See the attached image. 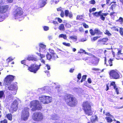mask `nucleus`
Masks as SVG:
<instances>
[{
	"label": "nucleus",
	"instance_id": "obj_1",
	"mask_svg": "<svg viewBox=\"0 0 123 123\" xmlns=\"http://www.w3.org/2000/svg\"><path fill=\"white\" fill-rule=\"evenodd\" d=\"M65 100L69 105L73 106L77 104V101L76 98L71 94H67L65 96Z\"/></svg>",
	"mask_w": 123,
	"mask_h": 123
},
{
	"label": "nucleus",
	"instance_id": "obj_2",
	"mask_svg": "<svg viewBox=\"0 0 123 123\" xmlns=\"http://www.w3.org/2000/svg\"><path fill=\"white\" fill-rule=\"evenodd\" d=\"M83 109L86 115L88 116L91 115L92 113L91 110V106L88 101L84 102L82 104Z\"/></svg>",
	"mask_w": 123,
	"mask_h": 123
},
{
	"label": "nucleus",
	"instance_id": "obj_3",
	"mask_svg": "<svg viewBox=\"0 0 123 123\" xmlns=\"http://www.w3.org/2000/svg\"><path fill=\"white\" fill-rule=\"evenodd\" d=\"M23 12L22 8L20 7H18L13 11L12 14L15 19H16L22 17Z\"/></svg>",
	"mask_w": 123,
	"mask_h": 123
},
{
	"label": "nucleus",
	"instance_id": "obj_4",
	"mask_svg": "<svg viewBox=\"0 0 123 123\" xmlns=\"http://www.w3.org/2000/svg\"><path fill=\"white\" fill-rule=\"evenodd\" d=\"M31 107L32 108L31 110L34 111L35 110H41L42 106L39 104V102L37 100H34L31 101L30 103Z\"/></svg>",
	"mask_w": 123,
	"mask_h": 123
},
{
	"label": "nucleus",
	"instance_id": "obj_5",
	"mask_svg": "<svg viewBox=\"0 0 123 123\" xmlns=\"http://www.w3.org/2000/svg\"><path fill=\"white\" fill-rule=\"evenodd\" d=\"M39 98L41 102L44 104L49 103L51 102L52 101V98L51 97L44 95L39 97Z\"/></svg>",
	"mask_w": 123,
	"mask_h": 123
},
{
	"label": "nucleus",
	"instance_id": "obj_6",
	"mask_svg": "<svg viewBox=\"0 0 123 123\" xmlns=\"http://www.w3.org/2000/svg\"><path fill=\"white\" fill-rule=\"evenodd\" d=\"M29 108L27 107L25 108L22 110L21 115L22 119L25 121L28 119L29 116Z\"/></svg>",
	"mask_w": 123,
	"mask_h": 123
},
{
	"label": "nucleus",
	"instance_id": "obj_7",
	"mask_svg": "<svg viewBox=\"0 0 123 123\" xmlns=\"http://www.w3.org/2000/svg\"><path fill=\"white\" fill-rule=\"evenodd\" d=\"M40 66V64L38 65L36 64H32L28 67V69L30 72L35 73L39 69Z\"/></svg>",
	"mask_w": 123,
	"mask_h": 123
},
{
	"label": "nucleus",
	"instance_id": "obj_8",
	"mask_svg": "<svg viewBox=\"0 0 123 123\" xmlns=\"http://www.w3.org/2000/svg\"><path fill=\"white\" fill-rule=\"evenodd\" d=\"M32 117L34 120L39 121L43 119V116L41 113L36 112L34 114Z\"/></svg>",
	"mask_w": 123,
	"mask_h": 123
},
{
	"label": "nucleus",
	"instance_id": "obj_9",
	"mask_svg": "<svg viewBox=\"0 0 123 123\" xmlns=\"http://www.w3.org/2000/svg\"><path fill=\"white\" fill-rule=\"evenodd\" d=\"M10 9L8 5H0V14H3L5 13Z\"/></svg>",
	"mask_w": 123,
	"mask_h": 123
},
{
	"label": "nucleus",
	"instance_id": "obj_10",
	"mask_svg": "<svg viewBox=\"0 0 123 123\" xmlns=\"http://www.w3.org/2000/svg\"><path fill=\"white\" fill-rule=\"evenodd\" d=\"M90 32L91 35L92 36H94L95 34H97L98 35H101L102 33L103 32L101 31L98 28H95L94 30V31L93 30L91 29H90L89 31Z\"/></svg>",
	"mask_w": 123,
	"mask_h": 123
},
{
	"label": "nucleus",
	"instance_id": "obj_11",
	"mask_svg": "<svg viewBox=\"0 0 123 123\" xmlns=\"http://www.w3.org/2000/svg\"><path fill=\"white\" fill-rule=\"evenodd\" d=\"M8 89L11 91H14V92L13 93L14 95L16 94V91L17 89V85L15 84H12L9 86Z\"/></svg>",
	"mask_w": 123,
	"mask_h": 123
},
{
	"label": "nucleus",
	"instance_id": "obj_12",
	"mask_svg": "<svg viewBox=\"0 0 123 123\" xmlns=\"http://www.w3.org/2000/svg\"><path fill=\"white\" fill-rule=\"evenodd\" d=\"M18 103L16 101H15L12 104L10 109V110L15 111H16L18 108Z\"/></svg>",
	"mask_w": 123,
	"mask_h": 123
},
{
	"label": "nucleus",
	"instance_id": "obj_13",
	"mask_svg": "<svg viewBox=\"0 0 123 123\" xmlns=\"http://www.w3.org/2000/svg\"><path fill=\"white\" fill-rule=\"evenodd\" d=\"M50 90L49 87L47 86H45L43 88H39L38 89V91L40 92H41L42 91L43 93H45L49 91L50 92Z\"/></svg>",
	"mask_w": 123,
	"mask_h": 123
},
{
	"label": "nucleus",
	"instance_id": "obj_14",
	"mask_svg": "<svg viewBox=\"0 0 123 123\" xmlns=\"http://www.w3.org/2000/svg\"><path fill=\"white\" fill-rule=\"evenodd\" d=\"M14 77H6L4 80V83L6 85H8L14 80Z\"/></svg>",
	"mask_w": 123,
	"mask_h": 123
},
{
	"label": "nucleus",
	"instance_id": "obj_15",
	"mask_svg": "<svg viewBox=\"0 0 123 123\" xmlns=\"http://www.w3.org/2000/svg\"><path fill=\"white\" fill-rule=\"evenodd\" d=\"M109 75L111 77H119V75L118 73L114 70H111L110 71Z\"/></svg>",
	"mask_w": 123,
	"mask_h": 123
},
{
	"label": "nucleus",
	"instance_id": "obj_16",
	"mask_svg": "<svg viewBox=\"0 0 123 123\" xmlns=\"http://www.w3.org/2000/svg\"><path fill=\"white\" fill-rule=\"evenodd\" d=\"M105 115L106 116H108L109 117H105L107 121L108 122H111L113 121V116L111 115L109 112L106 113Z\"/></svg>",
	"mask_w": 123,
	"mask_h": 123
},
{
	"label": "nucleus",
	"instance_id": "obj_17",
	"mask_svg": "<svg viewBox=\"0 0 123 123\" xmlns=\"http://www.w3.org/2000/svg\"><path fill=\"white\" fill-rule=\"evenodd\" d=\"M104 61H105V64H106V66H110L111 67L113 65L112 64V61H113V59H111L110 58V59L108 60L107 61H106V57H104Z\"/></svg>",
	"mask_w": 123,
	"mask_h": 123
},
{
	"label": "nucleus",
	"instance_id": "obj_18",
	"mask_svg": "<svg viewBox=\"0 0 123 123\" xmlns=\"http://www.w3.org/2000/svg\"><path fill=\"white\" fill-rule=\"evenodd\" d=\"M66 17H68L70 18H72L73 14L71 12H69L68 10H66L64 11Z\"/></svg>",
	"mask_w": 123,
	"mask_h": 123
},
{
	"label": "nucleus",
	"instance_id": "obj_19",
	"mask_svg": "<svg viewBox=\"0 0 123 123\" xmlns=\"http://www.w3.org/2000/svg\"><path fill=\"white\" fill-rule=\"evenodd\" d=\"M109 13H102L101 14H100L99 16L100 17V19L103 21H104L105 20V16H107Z\"/></svg>",
	"mask_w": 123,
	"mask_h": 123
},
{
	"label": "nucleus",
	"instance_id": "obj_20",
	"mask_svg": "<svg viewBox=\"0 0 123 123\" xmlns=\"http://www.w3.org/2000/svg\"><path fill=\"white\" fill-rule=\"evenodd\" d=\"M108 40V39L107 37H105L100 40L99 41L101 43L105 44V43H106Z\"/></svg>",
	"mask_w": 123,
	"mask_h": 123
},
{
	"label": "nucleus",
	"instance_id": "obj_21",
	"mask_svg": "<svg viewBox=\"0 0 123 123\" xmlns=\"http://www.w3.org/2000/svg\"><path fill=\"white\" fill-rule=\"evenodd\" d=\"M27 59L29 61H37V58L34 57L33 56H28L27 58Z\"/></svg>",
	"mask_w": 123,
	"mask_h": 123
},
{
	"label": "nucleus",
	"instance_id": "obj_22",
	"mask_svg": "<svg viewBox=\"0 0 123 123\" xmlns=\"http://www.w3.org/2000/svg\"><path fill=\"white\" fill-rule=\"evenodd\" d=\"M59 117L55 114L51 115V119L55 120H57L59 119Z\"/></svg>",
	"mask_w": 123,
	"mask_h": 123
},
{
	"label": "nucleus",
	"instance_id": "obj_23",
	"mask_svg": "<svg viewBox=\"0 0 123 123\" xmlns=\"http://www.w3.org/2000/svg\"><path fill=\"white\" fill-rule=\"evenodd\" d=\"M97 117L96 116L92 117L91 118V122L93 123L95 122L97 120Z\"/></svg>",
	"mask_w": 123,
	"mask_h": 123
},
{
	"label": "nucleus",
	"instance_id": "obj_24",
	"mask_svg": "<svg viewBox=\"0 0 123 123\" xmlns=\"http://www.w3.org/2000/svg\"><path fill=\"white\" fill-rule=\"evenodd\" d=\"M102 11H100L98 12H96L92 13V14L94 16L96 17H98L100 15V14L101 13Z\"/></svg>",
	"mask_w": 123,
	"mask_h": 123
},
{
	"label": "nucleus",
	"instance_id": "obj_25",
	"mask_svg": "<svg viewBox=\"0 0 123 123\" xmlns=\"http://www.w3.org/2000/svg\"><path fill=\"white\" fill-rule=\"evenodd\" d=\"M117 49L118 51V52L117 53L116 55L117 57H120L119 55H122L123 54L121 53L122 51L121 49Z\"/></svg>",
	"mask_w": 123,
	"mask_h": 123
},
{
	"label": "nucleus",
	"instance_id": "obj_26",
	"mask_svg": "<svg viewBox=\"0 0 123 123\" xmlns=\"http://www.w3.org/2000/svg\"><path fill=\"white\" fill-rule=\"evenodd\" d=\"M59 29L61 30L64 31L65 30V28L63 24H61L58 27Z\"/></svg>",
	"mask_w": 123,
	"mask_h": 123
},
{
	"label": "nucleus",
	"instance_id": "obj_27",
	"mask_svg": "<svg viewBox=\"0 0 123 123\" xmlns=\"http://www.w3.org/2000/svg\"><path fill=\"white\" fill-rule=\"evenodd\" d=\"M116 22H119L120 23V24H122L123 22V18L121 17H120L118 19L116 20Z\"/></svg>",
	"mask_w": 123,
	"mask_h": 123
},
{
	"label": "nucleus",
	"instance_id": "obj_28",
	"mask_svg": "<svg viewBox=\"0 0 123 123\" xmlns=\"http://www.w3.org/2000/svg\"><path fill=\"white\" fill-rule=\"evenodd\" d=\"M118 27L117 26H114L111 28V29L115 31L118 32L119 31V29Z\"/></svg>",
	"mask_w": 123,
	"mask_h": 123
},
{
	"label": "nucleus",
	"instance_id": "obj_29",
	"mask_svg": "<svg viewBox=\"0 0 123 123\" xmlns=\"http://www.w3.org/2000/svg\"><path fill=\"white\" fill-rule=\"evenodd\" d=\"M58 37L59 38L62 37L65 39H66L67 38V37L66 35L63 34H61L59 35Z\"/></svg>",
	"mask_w": 123,
	"mask_h": 123
},
{
	"label": "nucleus",
	"instance_id": "obj_30",
	"mask_svg": "<svg viewBox=\"0 0 123 123\" xmlns=\"http://www.w3.org/2000/svg\"><path fill=\"white\" fill-rule=\"evenodd\" d=\"M46 57L47 59L49 60H50L52 58L51 55L48 52L47 53Z\"/></svg>",
	"mask_w": 123,
	"mask_h": 123
},
{
	"label": "nucleus",
	"instance_id": "obj_31",
	"mask_svg": "<svg viewBox=\"0 0 123 123\" xmlns=\"http://www.w3.org/2000/svg\"><path fill=\"white\" fill-rule=\"evenodd\" d=\"M58 83H52V85L53 87H55V88H58L59 87V86L58 85Z\"/></svg>",
	"mask_w": 123,
	"mask_h": 123
},
{
	"label": "nucleus",
	"instance_id": "obj_32",
	"mask_svg": "<svg viewBox=\"0 0 123 123\" xmlns=\"http://www.w3.org/2000/svg\"><path fill=\"white\" fill-rule=\"evenodd\" d=\"M69 38L72 40H73L74 41H76L77 40V37L76 36H70L69 37Z\"/></svg>",
	"mask_w": 123,
	"mask_h": 123
},
{
	"label": "nucleus",
	"instance_id": "obj_33",
	"mask_svg": "<svg viewBox=\"0 0 123 123\" xmlns=\"http://www.w3.org/2000/svg\"><path fill=\"white\" fill-rule=\"evenodd\" d=\"M105 34L108 35V36H110L111 35V34L110 33L109 31L107 29L105 31V32H104Z\"/></svg>",
	"mask_w": 123,
	"mask_h": 123
},
{
	"label": "nucleus",
	"instance_id": "obj_34",
	"mask_svg": "<svg viewBox=\"0 0 123 123\" xmlns=\"http://www.w3.org/2000/svg\"><path fill=\"white\" fill-rule=\"evenodd\" d=\"M119 32L121 35L123 36V28H120L119 30Z\"/></svg>",
	"mask_w": 123,
	"mask_h": 123
},
{
	"label": "nucleus",
	"instance_id": "obj_35",
	"mask_svg": "<svg viewBox=\"0 0 123 123\" xmlns=\"http://www.w3.org/2000/svg\"><path fill=\"white\" fill-rule=\"evenodd\" d=\"M7 118L10 120H11L12 119V117L11 114H8L7 115Z\"/></svg>",
	"mask_w": 123,
	"mask_h": 123
},
{
	"label": "nucleus",
	"instance_id": "obj_36",
	"mask_svg": "<svg viewBox=\"0 0 123 123\" xmlns=\"http://www.w3.org/2000/svg\"><path fill=\"white\" fill-rule=\"evenodd\" d=\"M5 96V94L4 93V92L3 91H0V98Z\"/></svg>",
	"mask_w": 123,
	"mask_h": 123
},
{
	"label": "nucleus",
	"instance_id": "obj_37",
	"mask_svg": "<svg viewBox=\"0 0 123 123\" xmlns=\"http://www.w3.org/2000/svg\"><path fill=\"white\" fill-rule=\"evenodd\" d=\"M112 3H114V4H112L111 6V8L112 10H113V9L116 6V4H115L116 3L115 2H113Z\"/></svg>",
	"mask_w": 123,
	"mask_h": 123
},
{
	"label": "nucleus",
	"instance_id": "obj_38",
	"mask_svg": "<svg viewBox=\"0 0 123 123\" xmlns=\"http://www.w3.org/2000/svg\"><path fill=\"white\" fill-rule=\"evenodd\" d=\"M39 46L40 48L42 49H45L46 47V46L42 43H40L39 44Z\"/></svg>",
	"mask_w": 123,
	"mask_h": 123
},
{
	"label": "nucleus",
	"instance_id": "obj_39",
	"mask_svg": "<svg viewBox=\"0 0 123 123\" xmlns=\"http://www.w3.org/2000/svg\"><path fill=\"white\" fill-rule=\"evenodd\" d=\"M53 59L55 60V59L58 58L57 55H56V54L55 53L54 54H52L51 55Z\"/></svg>",
	"mask_w": 123,
	"mask_h": 123
},
{
	"label": "nucleus",
	"instance_id": "obj_40",
	"mask_svg": "<svg viewBox=\"0 0 123 123\" xmlns=\"http://www.w3.org/2000/svg\"><path fill=\"white\" fill-rule=\"evenodd\" d=\"M62 44L64 45L67 47H70L71 45L69 43H66L65 42H63Z\"/></svg>",
	"mask_w": 123,
	"mask_h": 123
},
{
	"label": "nucleus",
	"instance_id": "obj_41",
	"mask_svg": "<svg viewBox=\"0 0 123 123\" xmlns=\"http://www.w3.org/2000/svg\"><path fill=\"white\" fill-rule=\"evenodd\" d=\"M99 37L98 36L94 37L93 38L91 39V40L92 41H94L96 40Z\"/></svg>",
	"mask_w": 123,
	"mask_h": 123
},
{
	"label": "nucleus",
	"instance_id": "obj_42",
	"mask_svg": "<svg viewBox=\"0 0 123 123\" xmlns=\"http://www.w3.org/2000/svg\"><path fill=\"white\" fill-rule=\"evenodd\" d=\"M38 55L40 57V60H41L42 59V58H44L45 56V55H44L41 54H39V53H38Z\"/></svg>",
	"mask_w": 123,
	"mask_h": 123
},
{
	"label": "nucleus",
	"instance_id": "obj_43",
	"mask_svg": "<svg viewBox=\"0 0 123 123\" xmlns=\"http://www.w3.org/2000/svg\"><path fill=\"white\" fill-rule=\"evenodd\" d=\"M82 24L83 25L84 27L85 28H89V26L88 25L86 24L85 23V22L83 23H82Z\"/></svg>",
	"mask_w": 123,
	"mask_h": 123
},
{
	"label": "nucleus",
	"instance_id": "obj_44",
	"mask_svg": "<svg viewBox=\"0 0 123 123\" xmlns=\"http://www.w3.org/2000/svg\"><path fill=\"white\" fill-rule=\"evenodd\" d=\"M96 10V8H93L92 9H90L89 12L90 13H91L92 12L95 11Z\"/></svg>",
	"mask_w": 123,
	"mask_h": 123
},
{
	"label": "nucleus",
	"instance_id": "obj_45",
	"mask_svg": "<svg viewBox=\"0 0 123 123\" xmlns=\"http://www.w3.org/2000/svg\"><path fill=\"white\" fill-rule=\"evenodd\" d=\"M46 4V3L45 1H43L41 3L40 5V7H43Z\"/></svg>",
	"mask_w": 123,
	"mask_h": 123
},
{
	"label": "nucleus",
	"instance_id": "obj_46",
	"mask_svg": "<svg viewBox=\"0 0 123 123\" xmlns=\"http://www.w3.org/2000/svg\"><path fill=\"white\" fill-rule=\"evenodd\" d=\"M114 89H115L117 93V94H118L119 92H118V88L116 87V85H114Z\"/></svg>",
	"mask_w": 123,
	"mask_h": 123
},
{
	"label": "nucleus",
	"instance_id": "obj_47",
	"mask_svg": "<svg viewBox=\"0 0 123 123\" xmlns=\"http://www.w3.org/2000/svg\"><path fill=\"white\" fill-rule=\"evenodd\" d=\"M65 14V13H64V11L62 10L60 14L61 17H62L63 18Z\"/></svg>",
	"mask_w": 123,
	"mask_h": 123
},
{
	"label": "nucleus",
	"instance_id": "obj_48",
	"mask_svg": "<svg viewBox=\"0 0 123 123\" xmlns=\"http://www.w3.org/2000/svg\"><path fill=\"white\" fill-rule=\"evenodd\" d=\"M89 2L90 4H94L96 3V2L95 0H91Z\"/></svg>",
	"mask_w": 123,
	"mask_h": 123
},
{
	"label": "nucleus",
	"instance_id": "obj_49",
	"mask_svg": "<svg viewBox=\"0 0 123 123\" xmlns=\"http://www.w3.org/2000/svg\"><path fill=\"white\" fill-rule=\"evenodd\" d=\"M98 53L99 54H103L104 52V51L103 49H100L99 50Z\"/></svg>",
	"mask_w": 123,
	"mask_h": 123
},
{
	"label": "nucleus",
	"instance_id": "obj_50",
	"mask_svg": "<svg viewBox=\"0 0 123 123\" xmlns=\"http://www.w3.org/2000/svg\"><path fill=\"white\" fill-rule=\"evenodd\" d=\"M49 52L51 54V55L52 54H54L55 53H54V50L52 49H49Z\"/></svg>",
	"mask_w": 123,
	"mask_h": 123
},
{
	"label": "nucleus",
	"instance_id": "obj_51",
	"mask_svg": "<svg viewBox=\"0 0 123 123\" xmlns=\"http://www.w3.org/2000/svg\"><path fill=\"white\" fill-rule=\"evenodd\" d=\"M13 60V59H12V58L11 57H9L6 60L8 61V62H10L11 61Z\"/></svg>",
	"mask_w": 123,
	"mask_h": 123
},
{
	"label": "nucleus",
	"instance_id": "obj_52",
	"mask_svg": "<svg viewBox=\"0 0 123 123\" xmlns=\"http://www.w3.org/2000/svg\"><path fill=\"white\" fill-rule=\"evenodd\" d=\"M43 29L45 31H47L49 29V27L47 26H44Z\"/></svg>",
	"mask_w": 123,
	"mask_h": 123
},
{
	"label": "nucleus",
	"instance_id": "obj_53",
	"mask_svg": "<svg viewBox=\"0 0 123 123\" xmlns=\"http://www.w3.org/2000/svg\"><path fill=\"white\" fill-rule=\"evenodd\" d=\"M21 63L24 65H26V60H24L21 62Z\"/></svg>",
	"mask_w": 123,
	"mask_h": 123
},
{
	"label": "nucleus",
	"instance_id": "obj_54",
	"mask_svg": "<svg viewBox=\"0 0 123 123\" xmlns=\"http://www.w3.org/2000/svg\"><path fill=\"white\" fill-rule=\"evenodd\" d=\"M74 69V68H71L70 69L69 72L70 73H73Z\"/></svg>",
	"mask_w": 123,
	"mask_h": 123
},
{
	"label": "nucleus",
	"instance_id": "obj_55",
	"mask_svg": "<svg viewBox=\"0 0 123 123\" xmlns=\"http://www.w3.org/2000/svg\"><path fill=\"white\" fill-rule=\"evenodd\" d=\"M0 123H7V122L6 119H5L1 121Z\"/></svg>",
	"mask_w": 123,
	"mask_h": 123
},
{
	"label": "nucleus",
	"instance_id": "obj_56",
	"mask_svg": "<svg viewBox=\"0 0 123 123\" xmlns=\"http://www.w3.org/2000/svg\"><path fill=\"white\" fill-rule=\"evenodd\" d=\"M58 21L59 23H61L62 22V20L59 18H57Z\"/></svg>",
	"mask_w": 123,
	"mask_h": 123
},
{
	"label": "nucleus",
	"instance_id": "obj_57",
	"mask_svg": "<svg viewBox=\"0 0 123 123\" xmlns=\"http://www.w3.org/2000/svg\"><path fill=\"white\" fill-rule=\"evenodd\" d=\"M80 51L79 52V53H84V52H85V50H83L82 49H80Z\"/></svg>",
	"mask_w": 123,
	"mask_h": 123
},
{
	"label": "nucleus",
	"instance_id": "obj_58",
	"mask_svg": "<svg viewBox=\"0 0 123 123\" xmlns=\"http://www.w3.org/2000/svg\"><path fill=\"white\" fill-rule=\"evenodd\" d=\"M82 27H80L79 28V31L81 32H83L84 31Z\"/></svg>",
	"mask_w": 123,
	"mask_h": 123
},
{
	"label": "nucleus",
	"instance_id": "obj_59",
	"mask_svg": "<svg viewBox=\"0 0 123 123\" xmlns=\"http://www.w3.org/2000/svg\"><path fill=\"white\" fill-rule=\"evenodd\" d=\"M46 66L47 67L48 70H49L50 69V66L49 65L47 64L46 65Z\"/></svg>",
	"mask_w": 123,
	"mask_h": 123
},
{
	"label": "nucleus",
	"instance_id": "obj_60",
	"mask_svg": "<svg viewBox=\"0 0 123 123\" xmlns=\"http://www.w3.org/2000/svg\"><path fill=\"white\" fill-rule=\"evenodd\" d=\"M87 81L89 83H91L92 82L91 79L90 78H89L88 79Z\"/></svg>",
	"mask_w": 123,
	"mask_h": 123
},
{
	"label": "nucleus",
	"instance_id": "obj_61",
	"mask_svg": "<svg viewBox=\"0 0 123 123\" xmlns=\"http://www.w3.org/2000/svg\"><path fill=\"white\" fill-rule=\"evenodd\" d=\"M86 77H82V79L81 80V82H82L83 81H84L86 79Z\"/></svg>",
	"mask_w": 123,
	"mask_h": 123
},
{
	"label": "nucleus",
	"instance_id": "obj_62",
	"mask_svg": "<svg viewBox=\"0 0 123 123\" xmlns=\"http://www.w3.org/2000/svg\"><path fill=\"white\" fill-rule=\"evenodd\" d=\"M92 70H94V71H98L99 70V69L98 68H92Z\"/></svg>",
	"mask_w": 123,
	"mask_h": 123
},
{
	"label": "nucleus",
	"instance_id": "obj_63",
	"mask_svg": "<svg viewBox=\"0 0 123 123\" xmlns=\"http://www.w3.org/2000/svg\"><path fill=\"white\" fill-rule=\"evenodd\" d=\"M7 2L9 3H12L13 2V0H6Z\"/></svg>",
	"mask_w": 123,
	"mask_h": 123
},
{
	"label": "nucleus",
	"instance_id": "obj_64",
	"mask_svg": "<svg viewBox=\"0 0 123 123\" xmlns=\"http://www.w3.org/2000/svg\"><path fill=\"white\" fill-rule=\"evenodd\" d=\"M115 12H113L111 13L110 14V16H112L115 13Z\"/></svg>",
	"mask_w": 123,
	"mask_h": 123
}]
</instances>
